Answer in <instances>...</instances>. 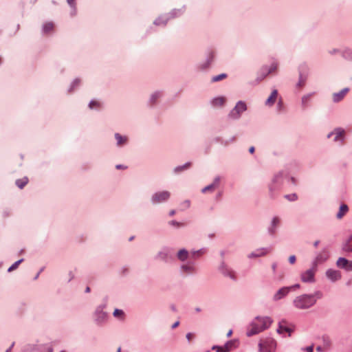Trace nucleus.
I'll return each instance as SVG.
<instances>
[{
  "label": "nucleus",
  "instance_id": "1",
  "mask_svg": "<svg viewBox=\"0 0 352 352\" xmlns=\"http://www.w3.org/2000/svg\"><path fill=\"white\" fill-rule=\"evenodd\" d=\"M322 297V294L320 292H316L313 294L300 295L294 300V305L298 309H309L316 304L317 299Z\"/></svg>",
  "mask_w": 352,
  "mask_h": 352
},
{
  "label": "nucleus",
  "instance_id": "2",
  "mask_svg": "<svg viewBox=\"0 0 352 352\" xmlns=\"http://www.w3.org/2000/svg\"><path fill=\"white\" fill-rule=\"evenodd\" d=\"M272 322L269 317H256L250 324L247 336H252L264 331L270 326Z\"/></svg>",
  "mask_w": 352,
  "mask_h": 352
},
{
  "label": "nucleus",
  "instance_id": "3",
  "mask_svg": "<svg viewBox=\"0 0 352 352\" xmlns=\"http://www.w3.org/2000/svg\"><path fill=\"white\" fill-rule=\"evenodd\" d=\"M275 347V341L271 338L261 340L259 343L260 352H274Z\"/></svg>",
  "mask_w": 352,
  "mask_h": 352
},
{
  "label": "nucleus",
  "instance_id": "4",
  "mask_svg": "<svg viewBox=\"0 0 352 352\" xmlns=\"http://www.w3.org/2000/svg\"><path fill=\"white\" fill-rule=\"evenodd\" d=\"M246 104L242 101L237 102L234 108L230 111L229 116L232 119H237L241 114L246 110Z\"/></svg>",
  "mask_w": 352,
  "mask_h": 352
},
{
  "label": "nucleus",
  "instance_id": "5",
  "mask_svg": "<svg viewBox=\"0 0 352 352\" xmlns=\"http://www.w3.org/2000/svg\"><path fill=\"white\" fill-rule=\"evenodd\" d=\"M170 197V192L168 191H162L155 193L152 197V201L154 204H159L166 201Z\"/></svg>",
  "mask_w": 352,
  "mask_h": 352
},
{
  "label": "nucleus",
  "instance_id": "6",
  "mask_svg": "<svg viewBox=\"0 0 352 352\" xmlns=\"http://www.w3.org/2000/svg\"><path fill=\"white\" fill-rule=\"evenodd\" d=\"M337 266L347 271H352V261L344 258H339L337 261Z\"/></svg>",
  "mask_w": 352,
  "mask_h": 352
},
{
  "label": "nucleus",
  "instance_id": "7",
  "mask_svg": "<svg viewBox=\"0 0 352 352\" xmlns=\"http://www.w3.org/2000/svg\"><path fill=\"white\" fill-rule=\"evenodd\" d=\"M326 276L329 280L333 282L337 281L341 278L340 272L338 270H334L331 269L328 270L326 272Z\"/></svg>",
  "mask_w": 352,
  "mask_h": 352
},
{
  "label": "nucleus",
  "instance_id": "8",
  "mask_svg": "<svg viewBox=\"0 0 352 352\" xmlns=\"http://www.w3.org/2000/svg\"><path fill=\"white\" fill-rule=\"evenodd\" d=\"M291 290V287H282L280 288V289H278L277 291V292L274 295V297H273V299L274 300H280L281 298H283V297H285V296L287 295V294L289 292V291Z\"/></svg>",
  "mask_w": 352,
  "mask_h": 352
},
{
  "label": "nucleus",
  "instance_id": "9",
  "mask_svg": "<svg viewBox=\"0 0 352 352\" xmlns=\"http://www.w3.org/2000/svg\"><path fill=\"white\" fill-rule=\"evenodd\" d=\"M301 280L303 282H313L314 280V271L308 270L301 275Z\"/></svg>",
  "mask_w": 352,
  "mask_h": 352
},
{
  "label": "nucleus",
  "instance_id": "10",
  "mask_svg": "<svg viewBox=\"0 0 352 352\" xmlns=\"http://www.w3.org/2000/svg\"><path fill=\"white\" fill-rule=\"evenodd\" d=\"M328 258L329 252L326 250H324L318 254L314 261V265H317L318 264L322 263L327 261Z\"/></svg>",
  "mask_w": 352,
  "mask_h": 352
},
{
  "label": "nucleus",
  "instance_id": "11",
  "mask_svg": "<svg viewBox=\"0 0 352 352\" xmlns=\"http://www.w3.org/2000/svg\"><path fill=\"white\" fill-rule=\"evenodd\" d=\"M220 182L219 177H217L214 179V182L212 184L207 186L206 187L202 189V192L206 193L207 192L214 191L218 186Z\"/></svg>",
  "mask_w": 352,
  "mask_h": 352
},
{
  "label": "nucleus",
  "instance_id": "12",
  "mask_svg": "<svg viewBox=\"0 0 352 352\" xmlns=\"http://www.w3.org/2000/svg\"><path fill=\"white\" fill-rule=\"evenodd\" d=\"M276 69H277V66L276 65H272L269 69H267V68H263L261 74L259 76V77H258V82H259L263 79H264L265 77L268 74H270V73L273 72L274 71L276 70Z\"/></svg>",
  "mask_w": 352,
  "mask_h": 352
},
{
  "label": "nucleus",
  "instance_id": "13",
  "mask_svg": "<svg viewBox=\"0 0 352 352\" xmlns=\"http://www.w3.org/2000/svg\"><path fill=\"white\" fill-rule=\"evenodd\" d=\"M344 131L340 129L335 130L334 132L328 135V138H330L331 135H335L334 141H338L339 140H342L344 137Z\"/></svg>",
  "mask_w": 352,
  "mask_h": 352
},
{
  "label": "nucleus",
  "instance_id": "14",
  "mask_svg": "<svg viewBox=\"0 0 352 352\" xmlns=\"http://www.w3.org/2000/svg\"><path fill=\"white\" fill-rule=\"evenodd\" d=\"M277 96L278 91L275 89L272 92L270 96L267 99L265 104L268 106L273 105L276 100Z\"/></svg>",
  "mask_w": 352,
  "mask_h": 352
},
{
  "label": "nucleus",
  "instance_id": "15",
  "mask_svg": "<svg viewBox=\"0 0 352 352\" xmlns=\"http://www.w3.org/2000/svg\"><path fill=\"white\" fill-rule=\"evenodd\" d=\"M348 91H349V89L345 88L343 90H342L340 92L337 93V94H334L333 95V101L334 102H339V101H340L344 97V96L346 94Z\"/></svg>",
  "mask_w": 352,
  "mask_h": 352
},
{
  "label": "nucleus",
  "instance_id": "16",
  "mask_svg": "<svg viewBox=\"0 0 352 352\" xmlns=\"http://www.w3.org/2000/svg\"><path fill=\"white\" fill-rule=\"evenodd\" d=\"M349 211V208L346 204H342L340 207V210L337 213V218L340 219H342Z\"/></svg>",
  "mask_w": 352,
  "mask_h": 352
},
{
  "label": "nucleus",
  "instance_id": "17",
  "mask_svg": "<svg viewBox=\"0 0 352 352\" xmlns=\"http://www.w3.org/2000/svg\"><path fill=\"white\" fill-rule=\"evenodd\" d=\"M270 250L267 249L262 248L257 250L255 252L251 253L248 257L253 258L265 255Z\"/></svg>",
  "mask_w": 352,
  "mask_h": 352
},
{
  "label": "nucleus",
  "instance_id": "18",
  "mask_svg": "<svg viewBox=\"0 0 352 352\" xmlns=\"http://www.w3.org/2000/svg\"><path fill=\"white\" fill-rule=\"evenodd\" d=\"M54 23H52V22H48V23H46L44 25H43V32L45 33H50L51 32L53 31L54 30Z\"/></svg>",
  "mask_w": 352,
  "mask_h": 352
},
{
  "label": "nucleus",
  "instance_id": "19",
  "mask_svg": "<svg viewBox=\"0 0 352 352\" xmlns=\"http://www.w3.org/2000/svg\"><path fill=\"white\" fill-rule=\"evenodd\" d=\"M28 182V177H25L22 179H17L16 184L19 188H23Z\"/></svg>",
  "mask_w": 352,
  "mask_h": 352
},
{
  "label": "nucleus",
  "instance_id": "20",
  "mask_svg": "<svg viewBox=\"0 0 352 352\" xmlns=\"http://www.w3.org/2000/svg\"><path fill=\"white\" fill-rule=\"evenodd\" d=\"M115 138L118 141V145L121 146L126 142V138L121 136L119 133H116Z\"/></svg>",
  "mask_w": 352,
  "mask_h": 352
},
{
  "label": "nucleus",
  "instance_id": "21",
  "mask_svg": "<svg viewBox=\"0 0 352 352\" xmlns=\"http://www.w3.org/2000/svg\"><path fill=\"white\" fill-rule=\"evenodd\" d=\"M225 102V98L223 97H219L217 98H214L212 100V104L215 107L217 106H222Z\"/></svg>",
  "mask_w": 352,
  "mask_h": 352
},
{
  "label": "nucleus",
  "instance_id": "22",
  "mask_svg": "<svg viewBox=\"0 0 352 352\" xmlns=\"http://www.w3.org/2000/svg\"><path fill=\"white\" fill-rule=\"evenodd\" d=\"M188 255V252L186 250H181L177 254L178 258L181 261H184L187 258Z\"/></svg>",
  "mask_w": 352,
  "mask_h": 352
},
{
  "label": "nucleus",
  "instance_id": "23",
  "mask_svg": "<svg viewBox=\"0 0 352 352\" xmlns=\"http://www.w3.org/2000/svg\"><path fill=\"white\" fill-rule=\"evenodd\" d=\"M226 77H227V75L226 74H219V75L212 77V82L220 81L221 80L225 79Z\"/></svg>",
  "mask_w": 352,
  "mask_h": 352
},
{
  "label": "nucleus",
  "instance_id": "24",
  "mask_svg": "<svg viewBox=\"0 0 352 352\" xmlns=\"http://www.w3.org/2000/svg\"><path fill=\"white\" fill-rule=\"evenodd\" d=\"M23 261V259H20L17 261H16L14 264H12L8 269V272H12L14 270H16L20 263H21Z\"/></svg>",
  "mask_w": 352,
  "mask_h": 352
},
{
  "label": "nucleus",
  "instance_id": "25",
  "mask_svg": "<svg viewBox=\"0 0 352 352\" xmlns=\"http://www.w3.org/2000/svg\"><path fill=\"white\" fill-rule=\"evenodd\" d=\"M234 342L233 341H229L223 346L224 347L227 352H229L234 347Z\"/></svg>",
  "mask_w": 352,
  "mask_h": 352
},
{
  "label": "nucleus",
  "instance_id": "26",
  "mask_svg": "<svg viewBox=\"0 0 352 352\" xmlns=\"http://www.w3.org/2000/svg\"><path fill=\"white\" fill-rule=\"evenodd\" d=\"M182 270L185 273H190L193 272L194 268L191 265H182Z\"/></svg>",
  "mask_w": 352,
  "mask_h": 352
},
{
  "label": "nucleus",
  "instance_id": "27",
  "mask_svg": "<svg viewBox=\"0 0 352 352\" xmlns=\"http://www.w3.org/2000/svg\"><path fill=\"white\" fill-rule=\"evenodd\" d=\"M223 274L226 276H230L232 279L236 278L234 272H232L231 270L226 269L225 271L223 272Z\"/></svg>",
  "mask_w": 352,
  "mask_h": 352
},
{
  "label": "nucleus",
  "instance_id": "28",
  "mask_svg": "<svg viewBox=\"0 0 352 352\" xmlns=\"http://www.w3.org/2000/svg\"><path fill=\"white\" fill-rule=\"evenodd\" d=\"M190 166V163H186L185 165H184L182 166H178V167L175 168V172L179 173V171H182L184 169L188 168Z\"/></svg>",
  "mask_w": 352,
  "mask_h": 352
},
{
  "label": "nucleus",
  "instance_id": "29",
  "mask_svg": "<svg viewBox=\"0 0 352 352\" xmlns=\"http://www.w3.org/2000/svg\"><path fill=\"white\" fill-rule=\"evenodd\" d=\"M285 197L287 200L291 201H296L298 199V196L295 193L291 194V195H287L285 196Z\"/></svg>",
  "mask_w": 352,
  "mask_h": 352
},
{
  "label": "nucleus",
  "instance_id": "30",
  "mask_svg": "<svg viewBox=\"0 0 352 352\" xmlns=\"http://www.w3.org/2000/svg\"><path fill=\"white\" fill-rule=\"evenodd\" d=\"M100 103L98 101L92 100L90 102L89 107L90 109H93L94 108H98L100 107Z\"/></svg>",
  "mask_w": 352,
  "mask_h": 352
},
{
  "label": "nucleus",
  "instance_id": "31",
  "mask_svg": "<svg viewBox=\"0 0 352 352\" xmlns=\"http://www.w3.org/2000/svg\"><path fill=\"white\" fill-rule=\"evenodd\" d=\"M113 316L116 318H122L124 316V312L120 309H115L113 311Z\"/></svg>",
  "mask_w": 352,
  "mask_h": 352
},
{
  "label": "nucleus",
  "instance_id": "32",
  "mask_svg": "<svg viewBox=\"0 0 352 352\" xmlns=\"http://www.w3.org/2000/svg\"><path fill=\"white\" fill-rule=\"evenodd\" d=\"M343 250L345 251V252H352V244H351V242L349 241L347 242L343 247Z\"/></svg>",
  "mask_w": 352,
  "mask_h": 352
},
{
  "label": "nucleus",
  "instance_id": "33",
  "mask_svg": "<svg viewBox=\"0 0 352 352\" xmlns=\"http://www.w3.org/2000/svg\"><path fill=\"white\" fill-rule=\"evenodd\" d=\"M212 350L216 351V352H227L223 346H214L212 347Z\"/></svg>",
  "mask_w": 352,
  "mask_h": 352
},
{
  "label": "nucleus",
  "instance_id": "34",
  "mask_svg": "<svg viewBox=\"0 0 352 352\" xmlns=\"http://www.w3.org/2000/svg\"><path fill=\"white\" fill-rule=\"evenodd\" d=\"M305 83V78H303L302 75L300 74L299 81L297 84V86L299 87H302L304 86Z\"/></svg>",
  "mask_w": 352,
  "mask_h": 352
},
{
  "label": "nucleus",
  "instance_id": "35",
  "mask_svg": "<svg viewBox=\"0 0 352 352\" xmlns=\"http://www.w3.org/2000/svg\"><path fill=\"white\" fill-rule=\"evenodd\" d=\"M311 95L305 96L302 98V102L305 104L311 98Z\"/></svg>",
  "mask_w": 352,
  "mask_h": 352
},
{
  "label": "nucleus",
  "instance_id": "36",
  "mask_svg": "<svg viewBox=\"0 0 352 352\" xmlns=\"http://www.w3.org/2000/svg\"><path fill=\"white\" fill-rule=\"evenodd\" d=\"M280 219L278 217H274L272 221V226H276L279 224Z\"/></svg>",
  "mask_w": 352,
  "mask_h": 352
},
{
  "label": "nucleus",
  "instance_id": "37",
  "mask_svg": "<svg viewBox=\"0 0 352 352\" xmlns=\"http://www.w3.org/2000/svg\"><path fill=\"white\" fill-rule=\"evenodd\" d=\"M277 331L278 333H283V331H288L289 329L287 327H283L281 325H280Z\"/></svg>",
  "mask_w": 352,
  "mask_h": 352
},
{
  "label": "nucleus",
  "instance_id": "38",
  "mask_svg": "<svg viewBox=\"0 0 352 352\" xmlns=\"http://www.w3.org/2000/svg\"><path fill=\"white\" fill-rule=\"evenodd\" d=\"M159 97H160V94L159 93H155V94H153L152 96H151L152 102H154Z\"/></svg>",
  "mask_w": 352,
  "mask_h": 352
},
{
  "label": "nucleus",
  "instance_id": "39",
  "mask_svg": "<svg viewBox=\"0 0 352 352\" xmlns=\"http://www.w3.org/2000/svg\"><path fill=\"white\" fill-rule=\"evenodd\" d=\"M289 261L291 264H294L296 262V256L292 255L289 257Z\"/></svg>",
  "mask_w": 352,
  "mask_h": 352
},
{
  "label": "nucleus",
  "instance_id": "40",
  "mask_svg": "<svg viewBox=\"0 0 352 352\" xmlns=\"http://www.w3.org/2000/svg\"><path fill=\"white\" fill-rule=\"evenodd\" d=\"M194 338V335L192 333H188L186 334V338L188 341H190Z\"/></svg>",
  "mask_w": 352,
  "mask_h": 352
},
{
  "label": "nucleus",
  "instance_id": "41",
  "mask_svg": "<svg viewBox=\"0 0 352 352\" xmlns=\"http://www.w3.org/2000/svg\"><path fill=\"white\" fill-rule=\"evenodd\" d=\"M305 349L307 352H313L314 346H309L306 347Z\"/></svg>",
  "mask_w": 352,
  "mask_h": 352
},
{
  "label": "nucleus",
  "instance_id": "42",
  "mask_svg": "<svg viewBox=\"0 0 352 352\" xmlns=\"http://www.w3.org/2000/svg\"><path fill=\"white\" fill-rule=\"evenodd\" d=\"M290 287H291V290H292V289H296V288H299V287H300V285H299L298 284H296V285H294L291 286Z\"/></svg>",
  "mask_w": 352,
  "mask_h": 352
},
{
  "label": "nucleus",
  "instance_id": "43",
  "mask_svg": "<svg viewBox=\"0 0 352 352\" xmlns=\"http://www.w3.org/2000/svg\"><path fill=\"white\" fill-rule=\"evenodd\" d=\"M179 324V321L175 322L173 324L172 328H173V329L176 328L177 327H178Z\"/></svg>",
  "mask_w": 352,
  "mask_h": 352
},
{
  "label": "nucleus",
  "instance_id": "44",
  "mask_svg": "<svg viewBox=\"0 0 352 352\" xmlns=\"http://www.w3.org/2000/svg\"><path fill=\"white\" fill-rule=\"evenodd\" d=\"M170 223L173 225V226H179V223H178L177 221H170Z\"/></svg>",
  "mask_w": 352,
  "mask_h": 352
},
{
  "label": "nucleus",
  "instance_id": "45",
  "mask_svg": "<svg viewBox=\"0 0 352 352\" xmlns=\"http://www.w3.org/2000/svg\"><path fill=\"white\" fill-rule=\"evenodd\" d=\"M249 151L250 153H253L254 152V146H251L249 149Z\"/></svg>",
  "mask_w": 352,
  "mask_h": 352
},
{
  "label": "nucleus",
  "instance_id": "46",
  "mask_svg": "<svg viewBox=\"0 0 352 352\" xmlns=\"http://www.w3.org/2000/svg\"><path fill=\"white\" fill-rule=\"evenodd\" d=\"M67 1L69 5L72 6L75 0H67Z\"/></svg>",
  "mask_w": 352,
  "mask_h": 352
},
{
  "label": "nucleus",
  "instance_id": "47",
  "mask_svg": "<svg viewBox=\"0 0 352 352\" xmlns=\"http://www.w3.org/2000/svg\"><path fill=\"white\" fill-rule=\"evenodd\" d=\"M272 267L273 271L275 272L276 268V263H274L272 265Z\"/></svg>",
  "mask_w": 352,
  "mask_h": 352
},
{
  "label": "nucleus",
  "instance_id": "48",
  "mask_svg": "<svg viewBox=\"0 0 352 352\" xmlns=\"http://www.w3.org/2000/svg\"><path fill=\"white\" fill-rule=\"evenodd\" d=\"M232 334V330H230L228 333H227V336L228 337H230Z\"/></svg>",
  "mask_w": 352,
  "mask_h": 352
},
{
  "label": "nucleus",
  "instance_id": "49",
  "mask_svg": "<svg viewBox=\"0 0 352 352\" xmlns=\"http://www.w3.org/2000/svg\"><path fill=\"white\" fill-rule=\"evenodd\" d=\"M116 168H117V169L123 168V166H122V165H117V166H116Z\"/></svg>",
  "mask_w": 352,
  "mask_h": 352
},
{
  "label": "nucleus",
  "instance_id": "50",
  "mask_svg": "<svg viewBox=\"0 0 352 352\" xmlns=\"http://www.w3.org/2000/svg\"><path fill=\"white\" fill-rule=\"evenodd\" d=\"M175 210H171V211L170 212V216H173V215H174V214H175Z\"/></svg>",
  "mask_w": 352,
  "mask_h": 352
},
{
  "label": "nucleus",
  "instance_id": "51",
  "mask_svg": "<svg viewBox=\"0 0 352 352\" xmlns=\"http://www.w3.org/2000/svg\"><path fill=\"white\" fill-rule=\"evenodd\" d=\"M316 350H317L318 351H322V348H321V346H318V347L316 348Z\"/></svg>",
  "mask_w": 352,
  "mask_h": 352
},
{
  "label": "nucleus",
  "instance_id": "52",
  "mask_svg": "<svg viewBox=\"0 0 352 352\" xmlns=\"http://www.w3.org/2000/svg\"><path fill=\"white\" fill-rule=\"evenodd\" d=\"M85 292H90V288L89 287H87Z\"/></svg>",
  "mask_w": 352,
  "mask_h": 352
},
{
  "label": "nucleus",
  "instance_id": "53",
  "mask_svg": "<svg viewBox=\"0 0 352 352\" xmlns=\"http://www.w3.org/2000/svg\"><path fill=\"white\" fill-rule=\"evenodd\" d=\"M318 243H319V241H316V242L314 243V246H315V247H316V246L318 245Z\"/></svg>",
  "mask_w": 352,
  "mask_h": 352
},
{
  "label": "nucleus",
  "instance_id": "54",
  "mask_svg": "<svg viewBox=\"0 0 352 352\" xmlns=\"http://www.w3.org/2000/svg\"><path fill=\"white\" fill-rule=\"evenodd\" d=\"M120 351H121V348H120V347H119V348L118 349L117 352H120Z\"/></svg>",
  "mask_w": 352,
  "mask_h": 352
},
{
  "label": "nucleus",
  "instance_id": "55",
  "mask_svg": "<svg viewBox=\"0 0 352 352\" xmlns=\"http://www.w3.org/2000/svg\"><path fill=\"white\" fill-rule=\"evenodd\" d=\"M49 352H53V350L52 348L49 349Z\"/></svg>",
  "mask_w": 352,
  "mask_h": 352
},
{
  "label": "nucleus",
  "instance_id": "56",
  "mask_svg": "<svg viewBox=\"0 0 352 352\" xmlns=\"http://www.w3.org/2000/svg\"><path fill=\"white\" fill-rule=\"evenodd\" d=\"M196 253H197V254H200V251H197Z\"/></svg>",
  "mask_w": 352,
  "mask_h": 352
},
{
  "label": "nucleus",
  "instance_id": "57",
  "mask_svg": "<svg viewBox=\"0 0 352 352\" xmlns=\"http://www.w3.org/2000/svg\"><path fill=\"white\" fill-rule=\"evenodd\" d=\"M13 346H14V344H12L10 349H11V348H12Z\"/></svg>",
  "mask_w": 352,
  "mask_h": 352
},
{
  "label": "nucleus",
  "instance_id": "58",
  "mask_svg": "<svg viewBox=\"0 0 352 352\" xmlns=\"http://www.w3.org/2000/svg\"><path fill=\"white\" fill-rule=\"evenodd\" d=\"M13 346H14V344H12L10 349H11V348H12Z\"/></svg>",
  "mask_w": 352,
  "mask_h": 352
},
{
  "label": "nucleus",
  "instance_id": "59",
  "mask_svg": "<svg viewBox=\"0 0 352 352\" xmlns=\"http://www.w3.org/2000/svg\"><path fill=\"white\" fill-rule=\"evenodd\" d=\"M13 346H14V344H12L10 349H11V348H12Z\"/></svg>",
  "mask_w": 352,
  "mask_h": 352
},
{
  "label": "nucleus",
  "instance_id": "60",
  "mask_svg": "<svg viewBox=\"0 0 352 352\" xmlns=\"http://www.w3.org/2000/svg\"><path fill=\"white\" fill-rule=\"evenodd\" d=\"M196 310H197V311H200V309H199V308H197V309H196Z\"/></svg>",
  "mask_w": 352,
  "mask_h": 352
},
{
  "label": "nucleus",
  "instance_id": "61",
  "mask_svg": "<svg viewBox=\"0 0 352 352\" xmlns=\"http://www.w3.org/2000/svg\"><path fill=\"white\" fill-rule=\"evenodd\" d=\"M10 349H8V350L6 351V352H10Z\"/></svg>",
  "mask_w": 352,
  "mask_h": 352
}]
</instances>
